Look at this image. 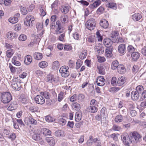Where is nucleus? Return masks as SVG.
<instances>
[{
  "label": "nucleus",
  "mask_w": 146,
  "mask_h": 146,
  "mask_svg": "<svg viewBox=\"0 0 146 146\" xmlns=\"http://www.w3.org/2000/svg\"><path fill=\"white\" fill-rule=\"evenodd\" d=\"M1 102L3 104H7L12 100V96L9 92H4L1 94Z\"/></svg>",
  "instance_id": "nucleus-1"
},
{
  "label": "nucleus",
  "mask_w": 146,
  "mask_h": 146,
  "mask_svg": "<svg viewBox=\"0 0 146 146\" xmlns=\"http://www.w3.org/2000/svg\"><path fill=\"white\" fill-rule=\"evenodd\" d=\"M45 120L47 122H53L55 121V119L53 117L50 115H47L45 117Z\"/></svg>",
  "instance_id": "nucleus-40"
},
{
  "label": "nucleus",
  "mask_w": 146,
  "mask_h": 146,
  "mask_svg": "<svg viewBox=\"0 0 146 146\" xmlns=\"http://www.w3.org/2000/svg\"><path fill=\"white\" fill-rule=\"evenodd\" d=\"M36 102L39 104H43L45 102L44 98L41 96L38 95L35 98Z\"/></svg>",
  "instance_id": "nucleus-5"
},
{
  "label": "nucleus",
  "mask_w": 146,
  "mask_h": 146,
  "mask_svg": "<svg viewBox=\"0 0 146 146\" xmlns=\"http://www.w3.org/2000/svg\"><path fill=\"white\" fill-rule=\"evenodd\" d=\"M58 122L60 124H61L62 125H63L62 124L64 123V116L61 115L59 117V118L58 120Z\"/></svg>",
  "instance_id": "nucleus-61"
},
{
  "label": "nucleus",
  "mask_w": 146,
  "mask_h": 146,
  "mask_svg": "<svg viewBox=\"0 0 146 146\" xmlns=\"http://www.w3.org/2000/svg\"><path fill=\"white\" fill-rule=\"evenodd\" d=\"M33 56L35 59L38 60L42 59L43 57L42 54L39 52L35 53L34 54Z\"/></svg>",
  "instance_id": "nucleus-25"
},
{
  "label": "nucleus",
  "mask_w": 146,
  "mask_h": 146,
  "mask_svg": "<svg viewBox=\"0 0 146 146\" xmlns=\"http://www.w3.org/2000/svg\"><path fill=\"white\" fill-rule=\"evenodd\" d=\"M40 130H37L34 132V134L33 135V138L35 140H39L41 138L40 134Z\"/></svg>",
  "instance_id": "nucleus-12"
},
{
  "label": "nucleus",
  "mask_w": 146,
  "mask_h": 146,
  "mask_svg": "<svg viewBox=\"0 0 146 146\" xmlns=\"http://www.w3.org/2000/svg\"><path fill=\"white\" fill-rule=\"evenodd\" d=\"M17 104L16 101H13L12 103L7 108L8 110L12 111L17 109Z\"/></svg>",
  "instance_id": "nucleus-16"
},
{
  "label": "nucleus",
  "mask_w": 146,
  "mask_h": 146,
  "mask_svg": "<svg viewBox=\"0 0 146 146\" xmlns=\"http://www.w3.org/2000/svg\"><path fill=\"white\" fill-rule=\"evenodd\" d=\"M118 64L119 62L117 60H116L113 61L111 66V68L113 70L117 69L119 66Z\"/></svg>",
  "instance_id": "nucleus-31"
},
{
  "label": "nucleus",
  "mask_w": 146,
  "mask_h": 146,
  "mask_svg": "<svg viewBox=\"0 0 146 146\" xmlns=\"http://www.w3.org/2000/svg\"><path fill=\"white\" fill-rule=\"evenodd\" d=\"M46 140L50 146H54L55 144L54 139L52 137H47Z\"/></svg>",
  "instance_id": "nucleus-15"
},
{
  "label": "nucleus",
  "mask_w": 146,
  "mask_h": 146,
  "mask_svg": "<svg viewBox=\"0 0 146 146\" xmlns=\"http://www.w3.org/2000/svg\"><path fill=\"white\" fill-rule=\"evenodd\" d=\"M104 8L102 6H100L97 10V12L98 14L102 13L104 11Z\"/></svg>",
  "instance_id": "nucleus-55"
},
{
  "label": "nucleus",
  "mask_w": 146,
  "mask_h": 146,
  "mask_svg": "<svg viewBox=\"0 0 146 146\" xmlns=\"http://www.w3.org/2000/svg\"><path fill=\"white\" fill-rule=\"evenodd\" d=\"M106 108L105 107L103 108L100 111V114L102 115L103 119L106 118L107 116Z\"/></svg>",
  "instance_id": "nucleus-32"
},
{
  "label": "nucleus",
  "mask_w": 146,
  "mask_h": 146,
  "mask_svg": "<svg viewBox=\"0 0 146 146\" xmlns=\"http://www.w3.org/2000/svg\"><path fill=\"white\" fill-rule=\"evenodd\" d=\"M14 53L13 50H8L6 52V56L8 58L11 57Z\"/></svg>",
  "instance_id": "nucleus-46"
},
{
  "label": "nucleus",
  "mask_w": 146,
  "mask_h": 146,
  "mask_svg": "<svg viewBox=\"0 0 146 146\" xmlns=\"http://www.w3.org/2000/svg\"><path fill=\"white\" fill-rule=\"evenodd\" d=\"M32 61L31 56L30 55H28L25 57L24 62L25 64L29 65L31 63Z\"/></svg>",
  "instance_id": "nucleus-28"
},
{
  "label": "nucleus",
  "mask_w": 146,
  "mask_h": 146,
  "mask_svg": "<svg viewBox=\"0 0 146 146\" xmlns=\"http://www.w3.org/2000/svg\"><path fill=\"white\" fill-rule=\"evenodd\" d=\"M127 51L130 53H132L135 50V48L132 45H129L127 48Z\"/></svg>",
  "instance_id": "nucleus-43"
},
{
  "label": "nucleus",
  "mask_w": 146,
  "mask_h": 146,
  "mask_svg": "<svg viewBox=\"0 0 146 146\" xmlns=\"http://www.w3.org/2000/svg\"><path fill=\"white\" fill-rule=\"evenodd\" d=\"M120 88L117 87H114L110 88L109 90L110 92L113 93H115L119 90Z\"/></svg>",
  "instance_id": "nucleus-47"
},
{
  "label": "nucleus",
  "mask_w": 146,
  "mask_h": 146,
  "mask_svg": "<svg viewBox=\"0 0 146 146\" xmlns=\"http://www.w3.org/2000/svg\"><path fill=\"white\" fill-rule=\"evenodd\" d=\"M131 137L132 139H135L136 141H137L140 138V135L137 132L134 131L132 133Z\"/></svg>",
  "instance_id": "nucleus-24"
},
{
  "label": "nucleus",
  "mask_w": 146,
  "mask_h": 146,
  "mask_svg": "<svg viewBox=\"0 0 146 146\" xmlns=\"http://www.w3.org/2000/svg\"><path fill=\"white\" fill-rule=\"evenodd\" d=\"M97 53L99 55L103 54L104 52V48L101 44H99L96 48Z\"/></svg>",
  "instance_id": "nucleus-18"
},
{
  "label": "nucleus",
  "mask_w": 146,
  "mask_h": 146,
  "mask_svg": "<svg viewBox=\"0 0 146 146\" xmlns=\"http://www.w3.org/2000/svg\"><path fill=\"white\" fill-rule=\"evenodd\" d=\"M100 26L104 29H106L108 26V23L105 19L101 20L100 23Z\"/></svg>",
  "instance_id": "nucleus-22"
},
{
  "label": "nucleus",
  "mask_w": 146,
  "mask_h": 146,
  "mask_svg": "<svg viewBox=\"0 0 146 146\" xmlns=\"http://www.w3.org/2000/svg\"><path fill=\"white\" fill-rule=\"evenodd\" d=\"M98 106H90L89 108L90 111L92 113L96 112L98 110Z\"/></svg>",
  "instance_id": "nucleus-38"
},
{
  "label": "nucleus",
  "mask_w": 146,
  "mask_h": 146,
  "mask_svg": "<svg viewBox=\"0 0 146 146\" xmlns=\"http://www.w3.org/2000/svg\"><path fill=\"white\" fill-rule=\"evenodd\" d=\"M60 21H57L56 23V26L57 27V30L60 33H62L63 32V27H61V25L60 24Z\"/></svg>",
  "instance_id": "nucleus-29"
},
{
  "label": "nucleus",
  "mask_w": 146,
  "mask_h": 146,
  "mask_svg": "<svg viewBox=\"0 0 146 146\" xmlns=\"http://www.w3.org/2000/svg\"><path fill=\"white\" fill-rule=\"evenodd\" d=\"M139 97V93L138 91H133L131 93V97L134 100H137Z\"/></svg>",
  "instance_id": "nucleus-10"
},
{
  "label": "nucleus",
  "mask_w": 146,
  "mask_h": 146,
  "mask_svg": "<svg viewBox=\"0 0 146 146\" xmlns=\"http://www.w3.org/2000/svg\"><path fill=\"white\" fill-rule=\"evenodd\" d=\"M82 61L80 60H78L76 63V69H78L82 65Z\"/></svg>",
  "instance_id": "nucleus-51"
},
{
  "label": "nucleus",
  "mask_w": 146,
  "mask_h": 146,
  "mask_svg": "<svg viewBox=\"0 0 146 146\" xmlns=\"http://www.w3.org/2000/svg\"><path fill=\"white\" fill-rule=\"evenodd\" d=\"M117 70L118 72L120 74H123L126 72V69L123 64L119 65Z\"/></svg>",
  "instance_id": "nucleus-19"
},
{
  "label": "nucleus",
  "mask_w": 146,
  "mask_h": 146,
  "mask_svg": "<svg viewBox=\"0 0 146 146\" xmlns=\"http://www.w3.org/2000/svg\"><path fill=\"white\" fill-rule=\"evenodd\" d=\"M96 25L95 20L93 18H91L88 20L86 22L85 26L87 29L90 30L94 29Z\"/></svg>",
  "instance_id": "nucleus-2"
},
{
  "label": "nucleus",
  "mask_w": 146,
  "mask_h": 146,
  "mask_svg": "<svg viewBox=\"0 0 146 146\" xmlns=\"http://www.w3.org/2000/svg\"><path fill=\"white\" fill-rule=\"evenodd\" d=\"M132 59L133 61H136L140 57L139 53L137 52H133L131 55Z\"/></svg>",
  "instance_id": "nucleus-14"
},
{
  "label": "nucleus",
  "mask_w": 146,
  "mask_h": 146,
  "mask_svg": "<svg viewBox=\"0 0 146 146\" xmlns=\"http://www.w3.org/2000/svg\"><path fill=\"white\" fill-rule=\"evenodd\" d=\"M72 47L70 44H67L64 45V50L67 51H70L72 50Z\"/></svg>",
  "instance_id": "nucleus-53"
},
{
  "label": "nucleus",
  "mask_w": 146,
  "mask_h": 146,
  "mask_svg": "<svg viewBox=\"0 0 146 146\" xmlns=\"http://www.w3.org/2000/svg\"><path fill=\"white\" fill-rule=\"evenodd\" d=\"M16 78L13 79L12 81V88L16 90H19L21 88V85L18 81H17Z\"/></svg>",
  "instance_id": "nucleus-4"
},
{
  "label": "nucleus",
  "mask_w": 146,
  "mask_h": 146,
  "mask_svg": "<svg viewBox=\"0 0 146 146\" xmlns=\"http://www.w3.org/2000/svg\"><path fill=\"white\" fill-rule=\"evenodd\" d=\"M38 65L40 68H44L47 66L48 63L45 61H43L40 62L39 63Z\"/></svg>",
  "instance_id": "nucleus-41"
},
{
  "label": "nucleus",
  "mask_w": 146,
  "mask_h": 146,
  "mask_svg": "<svg viewBox=\"0 0 146 146\" xmlns=\"http://www.w3.org/2000/svg\"><path fill=\"white\" fill-rule=\"evenodd\" d=\"M84 96L82 94L77 95V100L78 102H82L84 98Z\"/></svg>",
  "instance_id": "nucleus-48"
},
{
  "label": "nucleus",
  "mask_w": 146,
  "mask_h": 146,
  "mask_svg": "<svg viewBox=\"0 0 146 146\" xmlns=\"http://www.w3.org/2000/svg\"><path fill=\"white\" fill-rule=\"evenodd\" d=\"M21 27V25L20 24H17L15 25L14 29L15 31H17L20 30Z\"/></svg>",
  "instance_id": "nucleus-62"
},
{
  "label": "nucleus",
  "mask_w": 146,
  "mask_h": 146,
  "mask_svg": "<svg viewBox=\"0 0 146 146\" xmlns=\"http://www.w3.org/2000/svg\"><path fill=\"white\" fill-rule=\"evenodd\" d=\"M121 139L125 145H127L129 143V136L126 133L122 135H121Z\"/></svg>",
  "instance_id": "nucleus-13"
},
{
  "label": "nucleus",
  "mask_w": 146,
  "mask_h": 146,
  "mask_svg": "<svg viewBox=\"0 0 146 146\" xmlns=\"http://www.w3.org/2000/svg\"><path fill=\"white\" fill-rule=\"evenodd\" d=\"M101 3L100 0H96L93 4H90L89 5V7L92 9L96 8L100 5Z\"/></svg>",
  "instance_id": "nucleus-17"
},
{
  "label": "nucleus",
  "mask_w": 146,
  "mask_h": 146,
  "mask_svg": "<svg viewBox=\"0 0 146 146\" xmlns=\"http://www.w3.org/2000/svg\"><path fill=\"white\" fill-rule=\"evenodd\" d=\"M7 36L8 39L10 40H12L15 37L16 34L14 32L10 31L7 33Z\"/></svg>",
  "instance_id": "nucleus-23"
},
{
  "label": "nucleus",
  "mask_w": 146,
  "mask_h": 146,
  "mask_svg": "<svg viewBox=\"0 0 146 146\" xmlns=\"http://www.w3.org/2000/svg\"><path fill=\"white\" fill-rule=\"evenodd\" d=\"M29 109L30 111L33 112H35L38 111V108L37 106H30Z\"/></svg>",
  "instance_id": "nucleus-42"
},
{
  "label": "nucleus",
  "mask_w": 146,
  "mask_h": 146,
  "mask_svg": "<svg viewBox=\"0 0 146 146\" xmlns=\"http://www.w3.org/2000/svg\"><path fill=\"white\" fill-rule=\"evenodd\" d=\"M117 50L119 53L124 54L126 51L125 45L123 44L119 45L118 47Z\"/></svg>",
  "instance_id": "nucleus-8"
},
{
  "label": "nucleus",
  "mask_w": 146,
  "mask_h": 146,
  "mask_svg": "<svg viewBox=\"0 0 146 146\" xmlns=\"http://www.w3.org/2000/svg\"><path fill=\"white\" fill-rule=\"evenodd\" d=\"M96 82L98 86H103L105 84V80L104 77L102 76H99L97 78Z\"/></svg>",
  "instance_id": "nucleus-6"
},
{
  "label": "nucleus",
  "mask_w": 146,
  "mask_h": 146,
  "mask_svg": "<svg viewBox=\"0 0 146 146\" xmlns=\"http://www.w3.org/2000/svg\"><path fill=\"white\" fill-rule=\"evenodd\" d=\"M70 100L71 102L77 101V95L76 94L74 95L70 98Z\"/></svg>",
  "instance_id": "nucleus-58"
},
{
  "label": "nucleus",
  "mask_w": 146,
  "mask_h": 146,
  "mask_svg": "<svg viewBox=\"0 0 146 146\" xmlns=\"http://www.w3.org/2000/svg\"><path fill=\"white\" fill-rule=\"evenodd\" d=\"M59 63L57 61H54L52 66V69L56 70L58 69L59 67Z\"/></svg>",
  "instance_id": "nucleus-33"
},
{
  "label": "nucleus",
  "mask_w": 146,
  "mask_h": 146,
  "mask_svg": "<svg viewBox=\"0 0 146 146\" xmlns=\"http://www.w3.org/2000/svg\"><path fill=\"white\" fill-rule=\"evenodd\" d=\"M126 81V78L124 76L119 78L117 80V84L118 86H121L124 84Z\"/></svg>",
  "instance_id": "nucleus-9"
},
{
  "label": "nucleus",
  "mask_w": 146,
  "mask_h": 146,
  "mask_svg": "<svg viewBox=\"0 0 146 146\" xmlns=\"http://www.w3.org/2000/svg\"><path fill=\"white\" fill-rule=\"evenodd\" d=\"M82 113L80 111L77 112L75 115V120L77 122L80 121L82 118Z\"/></svg>",
  "instance_id": "nucleus-30"
},
{
  "label": "nucleus",
  "mask_w": 146,
  "mask_h": 146,
  "mask_svg": "<svg viewBox=\"0 0 146 146\" xmlns=\"http://www.w3.org/2000/svg\"><path fill=\"white\" fill-rule=\"evenodd\" d=\"M112 128L113 130L115 131H119L121 129V128L120 127L115 124H113V125Z\"/></svg>",
  "instance_id": "nucleus-54"
},
{
  "label": "nucleus",
  "mask_w": 146,
  "mask_h": 146,
  "mask_svg": "<svg viewBox=\"0 0 146 146\" xmlns=\"http://www.w3.org/2000/svg\"><path fill=\"white\" fill-rule=\"evenodd\" d=\"M35 20V18L34 17L28 15L26 17L24 24L28 26H32L33 25Z\"/></svg>",
  "instance_id": "nucleus-3"
},
{
  "label": "nucleus",
  "mask_w": 146,
  "mask_h": 146,
  "mask_svg": "<svg viewBox=\"0 0 146 146\" xmlns=\"http://www.w3.org/2000/svg\"><path fill=\"white\" fill-rule=\"evenodd\" d=\"M47 81L52 82L55 81V79L54 76L51 74H49L47 76Z\"/></svg>",
  "instance_id": "nucleus-27"
},
{
  "label": "nucleus",
  "mask_w": 146,
  "mask_h": 146,
  "mask_svg": "<svg viewBox=\"0 0 146 146\" xmlns=\"http://www.w3.org/2000/svg\"><path fill=\"white\" fill-rule=\"evenodd\" d=\"M87 50H84L82 51L79 56L80 58L81 59H84L87 56Z\"/></svg>",
  "instance_id": "nucleus-34"
},
{
  "label": "nucleus",
  "mask_w": 146,
  "mask_h": 146,
  "mask_svg": "<svg viewBox=\"0 0 146 146\" xmlns=\"http://www.w3.org/2000/svg\"><path fill=\"white\" fill-rule=\"evenodd\" d=\"M43 134L44 136L50 135L51 134V133L50 131L46 128L43 129Z\"/></svg>",
  "instance_id": "nucleus-45"
},
{
  "label": "nucleus",
  "mask_w": 146,
  "mask_h": 146,
  "mask_svg": "<svg viewBox=\"0 0 146 146\" xmlns=\"http://www.w3.org/2000/svg\"><path fill=\"white\" fill-rule=\"evenodd\" d=\"M123 119V116L121 115H118L115 117V121L117 123L122 122Z\"/></svg>",
  "instance_id": "nucleus-37"
},
{
  "label": "nucleus",
  "mask_w": 146,
  "mask_h": 146,
  "mask_svg": "<svg viewBox=\"0 0 146 146\" xmlns=\"http://www.w3.org/2000/svg\"><path fill=\"white\" fill-rule=\"evenodd\" d=\"M40 94L43 95L46 99H49L50 98L51 95L50 93L47 92H41Z\"/></svg>",
  "instance_id": "nucleus-36"
},
{
  "label": "nucleus",
  "mask_w": 146,
  "mask_h": 146,
  "mask_svg": "<svg viewBox=\"0 0 146 146\" xmlns=\"http://www.w3.org/2000/svg\"><path fill=\"white\" fill-rule=\"evenodd\" d=\"M139 69V67L137 65H134L133 67L132 71L134 74L137 73Z\"/></svg>",
  "instance_id": "nucleus-50"
},
{
  "label": "nucleus",
  "mask_w": 146,
  "mask_h": 146,
  "mask_svg": "<svg viewBox=\"0 0 146 146\" xmlns=\"http://www.w3.org/2000/svg\"><path fill=\"white\" fill-rule=\"evenodd\" d=\"M29 119V122L30 123L34 125H36L37 124V121H36L33 119L31 117H30Z\"/></svg>",
  "instance_id": "nucleus-56"
},
{
  "label": "nucleus",
  "mask_w": 146,
  "mask_h": 146,
  "mask_svg": "<svg viewBox=\"0 0 146 146\" xmlns=\"http://www.w3.org/2000/svg\"><path fill=\"white\" fill-rule=\"evenodd\" d=\"M97 141V138H96L93 139L92 136H91L89 137V139L87 141L86 144L87 145L90 146L93 143H96Z\"/></svg>",
  "instance_id": "nucleus-20"
},
{
  "label": "nucleus",
  "mask_w": 146,
  "mask_h": 146,
  "mask_svg": "<svg viewBox=\"0 0 146 146\" xmlns=\"http://www.w3.org/2000/svg\"><path fill=\"white\" fill-rule=\"evenodd\" d=\"M21 12L23 15H26L27 14V11L25 7H21Z\"/></svg>",
  "instance_id": "nucleus-60"
},
{
  "label": "nucleus",
  "mask_w": 146,
  "mask_h": 146,
  "mask_svg": "<svg viewBox=\"0 0 146 146\" xmlns=\"http://www.w3.org/2000/svg\"><path fill=\"white\" fill-rule=\"evenodd\" d=\"M116 78L115 77H113L111 79V84L113 86H115L116 85Z\"/></svg>",
  "instance_id": "nucleus-64"
},
{
  "label": "nucleus",
  "mask_w": 146,
  "mask_h": 146,
  "mask_svg": "<svg viewBox=\"0 0 146 146\" xmlns=\"http://www.w3.org/2000/svg\"><path fill=\"white\" fill-rule=\"evenodd\" d=\"M63 93L61 92L58 95V100L59 102H60L63 98Z\"/></svg>",
  "instance_id": "nucleus-63"
},
{
  "label": "nucleus",
  "mask_w": 146,
  "mask_h": 146,
  "mask_svg": "<svg viewBox=\"0 0 146 146\" xmlns=\"http://www.w3.org/2000/svg\"><path fill=\"white\" fill-rule=\"evenodd\" d=\"M97 68L98 70L99 74L101 75H104L105 74V69L103 66L97 65Z\"/></svg>",
  "instance_id": "nucleus-26"
},
{
  "label": "nucleus",
  "mask_w": 146,
  "mask_h": 146,
  "mask_svg": "<svg viewBox=\"0 0 146 146\" xmlns=\"http://www.w3.org/2000/svg\"><path fill=\"white\" fill-rule=\"evenodd\" d=\"M37 42L35 39L32 40L30 43L29 44L28 46L29 47H33L35 44H37Z\"/></svg>",
  "instance_id": "nucleus-57"
},
{
  "label": "nucleus",
  "mask_w": 146,
  "mask_h": 146,
  "mask_svg": "<svg viewBox=\"0 0 146 146\" xmlns=\"http://www.w3.org/2000/svg\"><path fill=\"white\" fill-rule=\"evenodd\" d=\"M143 88L141 86H139L136 88V91H138L139 93H141L142 91L143 90Z\"/></svg>",
  "instance_id": "nucleus-59"
},
{
  "label": "nucleus",
  "mask_w": 146,
  "mask_h": 146,
  "mask_svg": "<svg viewBox=\"0 0 146 146\" xmlns=\"http://www.w3.org/2000/svg\"><path fill=\"white\" fill-rule=\"evenodd\" d=\"M73 108L76 110H79L80 109V105L78 103H74L72 105Z\"/></svg>",
  "instance_id": "nucleus-44"
},
{
  "label": "nucleus",
  "mask_w": 146,
  "mask_h": 146,
  "mask_svg": "<svg viewBox=\"0 0 146 146\" xmlns=\"http://www.w3.org/2000/svg\"><path fill=\"white\" fill-rule=\"evenodd\" d=\"M69 69L68 67L67 66H64V69L65 71L64 72V77H67L70 75V72L68 70Z\"/></svg>",
  "instance_id": "nucleus-52"
},
{
  "label": "nucleus",
  "mask_w": 146,
  "mask_h": 146,
  "mask_svg": "<svg viewBox=\"0 0 146 146\" xmlns=\"http://www.w3.org/2000/svg\"><path fill=\"white\" fill-rule=\"evenodd\" d=\"M141 17V15L139 13H135L132 16V19L135 21H138Z\"/></svg>",
  "instance_id": "nucleus-21"
},
{
  "label": "nucleus",
  "mask_w": 146,
  "mask_h": 146,
  "mask_svg": "<svg viewBox=\"0 0 146 146\" xmlns=\"http://www.w3.org/2000/svg\"><path fill=\"white\" fill-rule=\"evenodd\" d=\"M18 39L20 41H24L27 39V36L25 35L21 34L19 36Z\"/></svg>",
  "instance_id": "nucleus-49"
},
{
  "label": "nucleus",
  "mask_w": 146,
  "mask_h": 146,
  "mask_svg": "<svg viewBox=\"0 0 146 146\" xmlns=\"http://www.w3.org/2000/svg\"><path fill=\"white\" fill-rule=\"evenodd\" d=\"M18 21V18L14 17H11L9 19V21L13 24L17 23Z\"/></svg>",
  "instance_id": "nucleus-39"
},
{
  "label": "nucleus",
  "mask_w": 146,
  "mask_h": 146,
  "mask_svg": "<svg viewBox=\"0 0 146 146\" xmlns=\"http://www.w3.org/2000/svg\"><path fill=\"white\" fill-rule=\"evenodd\" d=\"M113 47H106L105 50V56L106 57H111L112 56Z\"/></svg>",
  "instance_id": "nucleus-7"
},
{
  "label": "nucleus",
  "mask_w": 146,
  "mask_h": 146,
  "mask_svg": "<svg viewBox=\"0 0 146 146\" xmlns=\"http://www.w3.org/2000/svg\"><path fill=\"white\" fill-rule=\"evenodd\" d=\"M103 43L106 47H111L113 44L112 41L108 38H105L103 40Z\"/></svg>",
  "instance_id": "nucleus-11"
},
{
  "label": "nucleus",
  "mask_w": 146,
  "mask_h": 146,
  "mask_svg": "<svg viewBox=\"0 0 146 146\" xmlns=\"http://www.w3.org/2000/svg\"><path fill=\"white\" fill-rule=\"evenodd\" d=\"M106 6L108 8L116 9V5L115 3H107L106 4Z\"/></svg>",
  "instance_id": "nucleus-35"
}]
</instances>
